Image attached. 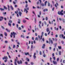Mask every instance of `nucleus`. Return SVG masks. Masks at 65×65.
I'll list each match as a JSON object with an SVG mask.
<instances>
[{"label": "nucleus", "mask_w": 65, "mask_h": 65, "mask_svg": "<svg viewBox=\"0 0 65 65\" xmlns=\"http://www.w3.org/2000/svg\"><path fill=\"white\" fill-rule=\"evenodd\" d=\"M17 33L14 32H11L10 35L11 37L12 38V35H13V38H15V35H17Z\"/></svg>", "instance_id": "obj_1"}, {"label": "nucleus", "mask_w": 65, "mask_h": 65, "mask_svg": "<svg viewBox=\"0 0 65 65\" xmlns=\"http://www.w3.org/2000/svg\"><path fill=\"white\" fill-rule=\"evenodd\" d=\"M49 42H48V41H46V43H48L49 44H51H51H53V40H51V38L49 39Z\"/></svg>", "instance_id": "obj_2"}, {"label": "nucleus", "mask_w": 65, "mask_h": 65, "mask_svg": "<svg viewBox=\"0 0 65 65\" xmlns=\"http://www.w3.org/2000/svg\"><path fill=\"white\" fill-rule=\"evenodd\" d=\"M63 10H61V12L59 11L58 12V14H59V15H60L61 14V15H63V13H62L63 12Z\"/></svg>", "instance_id": "obj_3"}, {"label": "nucleus", "mask_w": 65, "mask_h": 65, "mask_svg": "<svg viewBox=\"0 0 65 65\" xmlns=\"http://www.w3.org/2000/svg\"><path fill=\"white\" fill-rule=\"evenodd\" d=\"M6 59L4 61L5 62H6L7 61V56H4V57H3V60H4V59Z\"/></svg>", "instance_id": "obj_4"}, {"label": "nucleus", "mask_w": 65, "mask_h": 65, "mask_svg": "<svg viewBox=\"0 0 65 65\" xmlns=\"http://www.w3.org/2000/svg\"><path fill=\"white\" fill-rule=\"evenodd\" d=\"M17 63L18 64H22V60H20V61H18Z\"/></svg>", "instance_id": "obj_5"}, {"label": "nucleus", "mask_w": 65, "mask_h": 65, "mask_svg": "<svg viewBox=\"0 0 65 65\" xmlns=\"http://www.w3.org/2000/svg\"><path fill=\"white\" fill-rule=\"evenodd\" d=\"M52 62L54 64V65H56L57 64V62L56 61L54 60Z\"/></svg>", "instance_id": "obj_6"}, {"label": "nucleus", "mask_w": 65, "mask_h": 65, "mask_svg": "<svg viewBox=\"0 0 65 65\" xmlns=\"http://www.w3.org/2000/svg\"><path fill=\"white\" fill-rule=\"evenodd\" d=\"M45 44H44L43 45V46H42V48L44 49V48H45Z\"/></svg>", "instance_id": "obj_7"}, {"label": "nucleus", "mask_w": 65, "mask_h": 65, "mask_svg": "<svg viewBox=\"0 0 65 65\" xmlns=\"http://www.w3.org/2000/svg\"><path fill=\"white\" fill-rule=\"evenodd\" d=\"M3 20V17H0V21H1Z\"/></svg>", "instance_id": "obj_8"}, {"label": "nucleus", "mask_w": 65, "mask_h": 65, "mask_svg": "<svg viewBox=\"0 0 65 65\" xmlns=\"http://www.w3.org/2000/svg\"><path fill=\"white\" fill-rule=\"evenodd\" d=\"M46 31L47 32H48L50 31V29H49V28H47L46 29Z\"/></svg>", "instance_id": "obj_9"}, {"label": "nucleus", "mask_w": 65, "mask_h": 65, "mask_svg": "<svg viewBox=\"0 0 65 65\" xmlns=\"http://www.w3.org/2000/svg\"><path fill=\"white\" fill-rule=\"evenodd\" d=\"M61 37L63 38V39H65V36H64V35L62 34H61Z\"/></svg>", "instance_id": "obj_10"}, {"label": "nucleus", "mask_w": 65, "mask_h": 65, "mask_svg": "<svg viewBox=\"0 0 65 65\" xmlns=\"http://www.w3.org/2000/svg\"><path fill=\"white\" fill-rule=\"evenodd\" d=\"M18 24H20L21 23V22H20L21 20L19 19L18 20Z\"/></svg>", "instance_id": "obj_11"}, {"label": "nucleus", "mask_w": 65, "mask_h": 65, "mask_svg": "<svg viewBox=\"0 0 65 65\" xmlns=\"http://www.w3.org/2000/svg\"><path fill=\"white\" fill-rule=\"evenodd\" d=\"M25 55H26V56H27V55H28V56H30V54H29V53L28 52H27V53H25Z\"/></svg>", "instance_id": "obj_12"}, {"label": "nucleus", "mask_w": 65, "mask_h": 65, "mask_svg": "<svg viewBox=\"0 0 65 65\" xmlns=\"http://www.w3.org/2000/svg\"><path fill=\"white\" fill-rule=\"evenodd\" d=\"M0 10H1V11H4V9L1 8H0Z\"/></svg>", "instance_id": "obj_13"}, {"label": "nucleus", "mask_w": 65, "mask_h": 65, "mask_svg": "<svg viewBox=\"0 0 65 65\" xmlns=\"http://www.w3.org/2000/svg\"><path fill=\"white\" fill-rule=\"evenodd\" d=\"M19 14L20 16H21L22 14V12L21 11H19Z\"/></svg>", "instance_id": "obj_14"}, {"label": "nucleus", "mask_w": 65, "mask_h": 65, "mask_svg": "<svg viewBox=\"0 0 65 65\" xmlns=\"http://www.w3.org/2000/svg\"><path fill=\"white\" fill-rule=\"evenodd\" d=\"M4 34L5 36L7 37V33L6 32H4Z\"/></svg>", "instance_id": "obj_15"}, {"label": "nucleus", "mask_w": 65, "mask_h": 65, "mask_svg": "<svg viewBox=\"0 0 65 65\" xmlns=\"http://www.w3.org/2000/svg\"><path fill=\"white\" fill-rule=\"evenodd\" d=\"M6 30L8 32H10V30H9L7 29V28H6Z\"/></svg>", "instance_id": "obj_16"}, {"label": "nucleus", "mask_w": 65, "mask_h": 65, "mask_svg": "<svg viewBox=\"0 0 65 65\" xmlns=\"http://www.w3.org/2000/svg\"><path fill=\"white\" fill-rule=\"evenodd\" d=\"M45 11H48V9H44L43 11L44 12H45Z\"/></svg>", "instance_id": "obj_17"}, {"label": "nucleus", "mask_w": 65, "mask_h": 65, "mask_svg": "<svg viewBox=\"0 0 65 65\" xmlns=\"http://www.w3.org/2000/svg\"><path fill=\"white\" fill-rule=\"evenodd\" d=\"M26 11V13H28V11L27 10V9H24V11Z\"/></svg>", "instance_id": "obj_18"}, {"label": "nucleus", "mask_w": 65, "mask_h": 65, "mask_svg": "<svg viewBox=\"0 0 65 65\" xmlns=\"http://www.w3.org/2000/svg\"><path fill=\"white\" fill-rule=\"evenodd\" d=\"M58 47L59 50H61L62 49L61 46H58Z\"/></svg>", "instance_id": "obj_19"}, {"label": "nucleus", "mask_w": 65, "mask_h": 65, "mask_svg": "<svg viewBox=\"0 0 65 65\" xmlns=\"http://www.w3.org/2000/svg\"><path fill=\"white\" fill-rule=\"evenodd\" d=\"M8 25L9 26H10V27H11V24L10 23H8Z\"/></svg>", "instance_id": "obj_20"}, {"label": "nucleus", "mask_w": 65, "mask_h": 65, "mask_svg": "<svg viewBox=\"0 0 65 65\" xmlns=\"http://www.w3.org/2000/svg\"><path fill=\"white\" fill-rule=\"evenodd\" d=\"M42 36V35H41V36H40V40H41V39H42V36Z\"/></svg>", "instance_id": "obj_21"}, {"label": "nucleus", "mask_w": 65, "mask_h": 65, "mask_svg": "<svg viewBox=\"0 0 65 65\" xmlns=\"http://www.w3.org/2000/svg\"><path fill=\"white\" fill-rule=\"evenodd\" d=\"M8 11H9V10H10V9H9V5H8Z\"/></svg>", "instance_id": "obj_22"}, {"label": "nucleus", "mask_w": 65, "mask_h": 65, "mask_svg": "<svg viewBox=\"0 0 65 65\" xmlns=\"http://www.w3.org/2000/svg\"><path fill=\"white\" fill-rule=\"evenodd\" d=\"M9 22L10 23H12V21L10 20H9Z\"/></svg>", "instance_id": "obj_23"}, {"label": "nucleus", "mask_w": 65, "mask_h": 65, "mask_svg": "<svg viewBox=\"0 0 65 65\" xmlns=\"http://www.w3.org/2000/svg\"><path fill=\"white\" fill-rule=\"evenodd\" d=\"M4 8H5V9H6V10L7 9V7H6L5 6H4Z\"/></svg>", "instance_id": "obj_24"}, {"label": "nucleus", "mask_w": 65, "mask_h": 65, "mask_svg": "<svg viewBox=\"0 0 65 65\" xmlns=\"http://www.w3.org/2000/svg\"><path fill=\"white\" fill-rule=\"evenodd\" d=\"M10 7L11 8V9L12 10H13V8L12 7V6H11Z\"/></svg>", "instance_id": "obj_25"}, {"label": "nucleus", "mask_w": 65, "mask_h": 65, "mask_svg": "<svg viewBox=\"0 0 65 65\" xmlns=\"http://www.w3.org/2000/svg\"><path fill=\"white\" fill-rule=\"evenodd\" d=\"M55 6L56 8V9H58V7H57V5L56 4H55Z\"/></svg>", "instance_id": "obj_26"}, {"label": "nucleus", "mask_w": 65, "mask_h": 65, "mask_svg": "<svg viewBox=\"0 0 65 65\" xmlns=\"http://www.w3.org/2000/svg\"><path fill=\"white\" fill-rule=\"evenodd\" d=\"M35 30L36 31V30H38V28H35Z\"/></svg>", "instance_id": "obj_27"}, {"label": "nucleus", "mask_w": 65, "mask_h": 65, "mask_svg": "<svg viewBox=\"0 0 65 65\" xmlns=\"http://www.w3.org/2000/svg\"><path fill=\"white\" fill-rule=\"evenodd\" d=\"M59 55H61V51H59Z\"/></svg>", "instance_id": "obj_28"}, {"label": "nucleus", "mask_w": 65, "mask_h": 65, "mask_svg": "<svg viewBox=\"0 0 65 65\" xmlns=\"http://www.w3.org/2000/svg\"><path fill=\"white\" fill-rule=\"evenodd\" d=\"M50 62H52V58L51 57H50Z\"/></svg>", "instance_id": "obj_29"}, {"label": "nucleus", "mask_w": 65, "mask_h": 65, "mask_svg": "<svg viewBox=\"0 0 65 65\" xmlns=\"http://www.w3.org/2000/svg\"><path fill=\"white\" fill-rule=\"evenodd\" d=\"M41 5L42 6H44V4H41Z\"/></svg>", "instance_id": "obj_30"}, {"label": "nucleus", "mask_w": 65, "mask_h": 65, "mask_svg": "<svg viewBox=\"0 0 65 65\" xmlns=\"http://www.w3.org/2000/svg\"><path fill=\"white\" fill-rule=\"evenodd\" d=\"M21 37H22L23 38H24V36L23 35H21Z\"/></svg>", "instance_id": "obj_31"}, {"label": "nucleus", "mask_w": 65, "mask_h": 65, "mask_svg": "<svg viewBox=\"0 0 65 65\" xmlns=\"http://www.w3.org/2000/svg\"><path fill=\"white\" fill-rule=\"evenodd\" d=\"M47 1H46L45 2V6H46V3H47Z\"/></svg>", "instance_id": "obj_32"}, {"label": "nucleus", "mask_w": 65, "mask_h": 65, "mask_svg": "<svg viewBox=\"0 0 65 65\" xmlns=\"http://www.w3.org/2000/svg\"><path fill=\"white\" fill-rule=\"evenodd\" d=\"M26 20H23V23H26Z\"/></svg>", "instance_id": "obj_33"}, {"label": "nucleus", "mask_w": 65, "mask_h": 65, "mask_svg": "<svg viewBox=\"0 0 65 65\" xmlns=\"http://www.w3.org/2000/svg\"><path fill=\"white\" fill-rule=\"evenodd\" d=\"M52 57H54L55 56V55H54V53H53L52 54Z\"/></svg>", "instance_id": "obj_34"}, {"label": "nucleus", "mask_w": 65, "mask_h": 65, "mask_svg": "<svg viewBox=\"0 0 65 65\" xmlns=\"http://www.w3.org/2000/svg\"><path fill=\"white\" fill-rule=\"evenodd\" d=\"M45 20L46 21H47L48 20V18H47V17H46Z\"/></svg>", "instance_id": "obj_35"}, {"label": "nucleus", "mask_w": 65, "mask_h": 65, "mask_svg": "<svg viewBox=\"0 0 65 65\" xmlns=\"http://www.w3.org/2000/svg\"><path fill=\"white\" fill-rule=\"evenodd\" d=\"M1 28L3 29H4V26H1Z\"/></svg>", "instance_id": "obj_36"}, {"label": "nucleus", "mask_w": 65, "mask_h": 65, "mask_svg": "<svg viewBox=\"0 0 65 65\" xmlns=\"http://www.w3.org/2000/svg\"><path fill=\"white\" fill-rule=\"evenodd\" d=\"M62 22L63 23H65V20H64V19H63L62 20Z\"/></svg>", "instance_id": "obj_37"}, {"label": "nucleus", "mask_w": 65, "mask_h": 65, "mask_svg": "<svg viewBox=\"0 0 65 65\" xmlns=\"http://www.w3.org/2000/svg\"><path fill=\"white\" fill-rule=\"evenodd\" d=\"M36 56L34 55V59H36Z\"/></svg>", "instance_id": "obj_38"}, {"label": "nucleus", "mask_w": 65, "mask_h": 65, "mask_svg": "<svg viewBox=\"0 0 65 65\" xmlns=\"http://www.w3.org/2000/svg\"><path fill=\"white\" fill-rule=\"evenodd\" d=\"M19 29L20 30H21L22 29V28H21V27H19Z\"/></svg>", "instance_id": "obj_39"}, {"label": "nucleus", "mask_w": 65, "mask_h": 65, "mask_svg": "<svg viewBox=\"0 0 65 65\" xmlns=\"http://www.w3.org/2000/svg\"><path fill=\"white\" fill-rule=\"evenodd\" d=\"M40 55H42V52L41 51H40Z\"/></svg>", "instance_id": "obj_40"}, {"label": "nucleus", "mask_w": 65, "mask_h": 65, "mask_svg": "<svg viewBox=\"0 0 65 65\" xmlns=\"http://www.w3.org/2000/svg\"><path fill=\"white\" fill-rule=\"evenodd\" d=\"M13 3L14 4H16V3L14 1H13Z\"/></svg>", "instance_id": "obj_41"}, {"label": "nucleus", "mask_w": 65, "mask_h": 65, "mask_svg": "<svg viewBox=\"0 0 65 65\" xmlns=\"http://www.w3.org/2000/svg\"><path fill=\"white\" fill-rule=\"evenodd\" d=\"M0 36H1L2 37H3V35L2 34H0Z\"/></svg>", "instance_id": "obj_42"}, {"label": "nucleus", "mask_w": 65, "mask_h": 65, "mask_svg": "<svg viewBox=\"0 0 65 65\" xmlns=\"http://www.w3.org/2000/svg\"><path fill=\"white\" fill-rule=\"evenodd\" d=\"M53 59L54 60H56V57H55V56L53 57Z\"/></svg>", "instance_id": "obj_43"}, {"label": "nucleus", "mask_w": 65, "mask_h": 65, "mask_svg": "<svg viewBox=\"0 0 65 65\" xmlns=\"http://www.w3.org/2000/svg\"><path fill=\"white\" fill-rule=\"evenodd\" d=\"M28 4H26L25 5V7L26 8H27V7H28Z\"/></svg>", "instance_id": "obj_44"}, {"label": "nucleus", "mask_w": 65, "mask_h": 65, "mask_svg": "<svg viewBox=\"0 0 65 65\" xmlns=\"http://www.w3.org/2000/svg\"><path fill=\"white\" fill-rule=\"evenodd\" d=\"M42 40L43 42L44 41V38H43Z\"/></svg>", "instance_id": "obj_45"}, {"label": "nucleus", "mask_w": 65, "mask_h": 65, "mask_svg": "<svg viewBox=\"0 0 65 65\" xmlns=\"http://www.w3.org/2000/svg\"><path fill=\"white\" fill-rule=\"evenodd\" d=\"M38 40V38H37V37H36L35 38V40Z\"/></svg>", "instance_id": "obj_46"}, {"label": "nucleus", "mask_w": 65, "mask_h": 65, "mask_svg": "<svg viewBox=\"0 0 65 65\" xmlns=\"http://www.w3.org/2000/svg\"><path fill=\"white\" fill-rule=\"evenodd\" d=\"M15 12L16 14H17V13H18V11H15Z\"/></svg>", "instance_id": "obj_47"}, {"label": "nucleus", "mask_w": 65, "mask_h": 65, "mask_svg": "<svg viewBox=\"0 0 65 65\" xmlns=\"http://www.w3.org/2000/svg\"><path fill=\"white\" fill-rule=\"evenodd\" d=\"M32 13H33V14H34L35 15H36V14H35V12L34 11H32Z\"/></svg>", "instance_id": "obj_48"}, {"label": "nucleus", "mask_w": 65, "mask_h": 65, "mask_svg": "<svg viewBox=\"0 0 65 65\" xmlns=\"http://www.w3.org/2000/svg\"><path fill=\"white\" fill-rule=\"evenodd\" d=\"M46 56V55H45V54H44L43 55V56L44 57H45Z\"/></svg>", "instance_id": "obj_49"}, {"label": "nucleus", "mask_w": 65, "mask_h": 65, "mask_svg": "<svg viewBox=\"0 0 65 65\" xmlns=\"http://www.w3.org/2000/svg\"><path fill=\"white\" fill-rule=\"evenodd\" d=\"M50 5H51V4H50V3H48V6H50Z\"/></svg>", "instance_id": "obj_50"}, {"label": "nucleus", "mask_w": 65, "mask_h": 65, "mask_svg": "<svg viewBox=\"0 0 65 65\" xmlns=\"http://www.w3.org/2000/svg\"><path fill=\"white\" fill-rule=\"evenodd\" d=\"M17 59H15L14 62H17Z\"/></svg>", "instance_id": "obj_51"}, {"label": "nucleus", "mask_w": 65, "mask_h": 65, "mask_svg": "<svg viewBox=\"0 0 65 65\" xmlns=\"http://www.w3.org/2000/svg\"><path fill=\"white\" fill-rule=\"evenodd\" d=\"M51 49H52V47H50L49 48V49L50 50H51Z\"/></svg>", "instance_id": "obj_52"}, {"label": "nucleus", "mask_w": 65, "mask_h": 65, "mask_svg": "<svg viewBox=\"0 0 65 65\" xmlns=\"http://www.w3.org/2000/svg\"><path fill=\"white\" fill-rule=\"evenodd\" d=\"M56 5H57V6H59V4H58V3H56Z\"/></svg>", "instance_id": "obj_53"}, {"label": "nucleus", "mask_w": 65, "mask_h": 65, "mask_svg": "<svg viewBox=\"0 0 65 65\" xmlns=\"http://www.w3.org/2000/svg\"><path fill=\"white\" fill-rule=\"evenodd\" d=\"M54 8H55V7H53V8L52 9V10L53 11H54Z\"/></svg>", "instance_id": "obj_54"}, {"label": "nucleus", "mask_w": 65, "mask_h": 65, "mask_svg": "<svg viewBox=\"0 0 65 65\" xmlns=\"http://www.w3.org/2000/svg\"><path fill=\"white\" fill-rule=\"evenodd\" d=\"M14 64L15 65H17V62H14Z\"/></svg>", "instance_id": "obj_55"}, {"label": "nucleus", "mask_w": 65, "mask_h": 65, "mask_svg": "<svg viewBox=\"0 0 65 65\" xmlns=\"http://www.w3.org/2000/svg\"><path fill=\"white\" fill-rule=\"evenodd\" d=\"M42 35V36H43V32H42V35Z\"/></svg>", "instance_id": "obj_56"}, {"label": "nucleus", "mask_w": 65, "mask_h": 65, "mask_svg": "<svg viewBox=\"0 0 65 65\" xmlns=\"http://www.w3.org/2000/svg\"><path fill=\"white\" fill-rule=\"evenodd\" d=\"M39 13H40V15H41V11H40L39 12Z\"/></svg>", "instance_id": "obj_57"}, {"label": "nucleus", "mask_w": 65, "mask_h": 65, "mask_svg": "<svg viewBox=\"0 0 65 65\" xmlns=\"http://www.w3.org/2000/svg\"><path fill=\"white\" fill-rule=\"evenodd\" d=\"M44 23L46 25V22L45 21L44 22Z\"/></svg>", "instance_id": "obj_58"}, {"label": "nucleus", "mask_w": 65, "mask_h": 65, "mask_svg": "<svg viewBox=\"0 0 65 65\" xmlns=\"http://www.w3.org/2000/svg\"><path fill=\"white\" fill-rule=\"evenodd\" d=\"M45 36H47V34L45 33Z\"/></svg>", "instance_id": "obj_59"}, {"label": "nucleus", "mask_w": 65, "mask_h": 65, "mask_svg": "<svg viewBox=\"0 0 65 65\" xmlns=\"http://www.w3.org/2000/svg\"><path fill=\"white\" fill-rule=\"evenodd\" d=\"M21 60H22V61L23 62H24V59H23V58H21Z\"/></svg>", "instance_id": "obj_60"}, {"label": "nucleus", "mask_w": 65, "mask_h": 65, "mask_svg": "<svg viewBox=\"0 0 65 65\" xmlns=\"http://www.w3.org/2000/svg\"><path fill=\"white\" fill-rule=\"evenodd\" d=\"M63 63H65V60H64L63 61Z\"/></svg>", "instance_id": "obj_61"}, {"label": "nucleus", "mask_w": 65, "mask_h": 65, "mask_svg": "<svg viewBox=\"0 0 65 65\" xmlns=\"http://www.w3.org/2000/svg\"><path fill=\"white\" fill-rule=\"evenodd\" d=\"M5 42L6 43H7V42H7V41H5Z\"/></svg>", "instance_id": "obj_62"}, {"label": "nucleus", "mask_w": 65, "mask_h": 65, "mask_svg": "<svg viewBox=\"0 0 65 65\" xmlns=\"http://www.w3.org/2000/svg\"><path fill=\"white\" fill-rule=\"evenodd\" d=\"M21 27L23 28V29H24V26L23 25L21 26Z\"/></svg>", "instance_id": "obj_63"}, {"label": "nucleus", "mask_w": 65, "mask_h": 65, "mask_svg": "<svg viewBox=\"0 0 65 65\" xmlns=\"http://www.w3.org/2000/svg\"><path fill=\"white\" fill-rule=\"evenodd\" d=\"M55 37H56V38L58 37V35H55Z\"/></svg>", "instance_id": "obj_64"}]
</instances>
